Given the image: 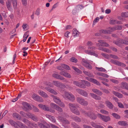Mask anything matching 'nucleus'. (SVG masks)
<instances>
[{"instance_id":"603ef678","label":"nucleus","mask_w":128,"mask_h":128,"mask_svg":"<svg viewBox=\"0 0 128 128\" xmlns=\"http://www.w3.org/2000/svg\"><path fill=\"white\" fill-rule=\"evenodd\" d=\"M101 54L102 56H104V57L107 58V59H108L110 58V55H108L107 54L104 53H102Z\"/></svg>"},{"instance_id":"f704fd0d","label":"nucleus","mask_w":128,"mask_h":128,"mask_svg":"<svg viewBox=\"0 0 128 128\" xmlns=\"http://www.w3.org/2000/svg\"><path fill=\"white\" fill-rule=\"evenodd\" d=\"M84 52L86 53L89 54L90 55H94V56H96H96L97 55L94 52H92L90 50H84Z\"/></svg>"},{"instance_id":"c03bdc74","label":"nucleus","mask_w":128,"mask_h":128,"mask_svg":"<svg viewBox=\"0 0 128 128\" xmlns=\"http://www.w3.org/2000/svg\"><path fill=\"white\" fill-rule=\"evenodd\" d=\"M34 121L37 122L38 120V118L34 114L31 118Z\"/></svg>"},{"instance_id":"393cba45","label":"nucleus","mask_w":128,"mask_h":128,"mask_svg":"<svg viewBox=\"0 0 128 128\" xmlns=\"http://www.w3.org/2000/svg\"><path fill=\"white\" fill-rule=\"evenodd\" d=\"M92 90L94 93L99 95L101 96L102 94V93L101 91L97 89L93 88Z\"/></svg>"},{"instance_id":"e2e57ef3","label":"nucleus","mask_w":128,"mask_h":128,"mask_svg":"<svg viewBox=\"0 0 128 128\" xmlns=\"http://www.w3.org/2000/svg\"><path fill=\"white\" fill-rule=\"evenodd\" d=\"M28 26L27 24H24L22 26L23 29L25 30H27L28 29Z\"/></svg>"},{"instance_id":"13d9d810","label":"nucleus","mask_w":128,"mask_h":128,"mask_svg":"<svg viewBox=\"0 0 128 128\" xmlns=\"http://www.w3.org/2000/svg\"><path fill=\"white\" fill-rule=\"evenodd\" d=\"M101 46H102L108 47L110 45L104 42L101 45Z\"/></svg>"},{"instance_id":"bb28decb","label":"nucleus","mask_w":128,"mask_h":128,"mask_svg":"<svg viewBox=\"0 0 128 128\" xmlns=\"http://www.w3.org/2000/svg\"><path fill=\"white\" fill-rule=\"evenodd\" d=\"M118 124L119 125L123 126H128L127 122L124 121H120L118 122Z\"/></svg>"},{"instance_id":"09e8293b","label":"nucleus","mask_w":128,"mask_h":128,"mask_svg":"<svg viewBox=\"0 0 128 128\" xmlns=\"http://www.w3.org/2000/svg\"><path fill=\"white\" fill-rule=\"evenodd\" d=\"M84 8V6L82 4H80L77 6L76 8L79 10L83 9Z\"/></svg>"},{"instance_id":"20e7f679","label":"nucleus","mask_w":128,"mask_h":128,"mask_svg":"<svg viewBox=\"0 0 128 128\" xmlns=\"http://www.w3.org/2000/svg\"><path fill=\"white\" fill-rule=\"evenodd\" d=\"M38 106L40 108L46 111H49L52 113H54L55 112V110H54L45 105L40 104L38 105Z\"/></svg>"},{"instance_id":"dca6fc26","label":"nucleus","mask_w":128,"mask_h":128,"mask_svg":"<svg viewBox=\"0 0 128 128\" xmlns=\"http://www.w3.org/2000/svg\"><path fill=\"white\" fill-rule=\"evenodd\" d=\"M68 106L71 111L75 108H77L79 107L78 105L75 104L70 103L69 104Z\"/></svg>"},{"instance_id":"f03ea898","label":"nucleus","mask_w":128,"mask_h":128,"mask_svg":"<svg viewBox=\"0 0 128 128\" xmlns=\"http://www.w3.org/2000/svg\"><path fill=\"white\" fill-rule=\"evenodd\" d=\"M51 96L53 98V99L54 102L60 106L62 108L65 107V105L64 103L60 100L58 97L53 95H51Z\"/></svg>"},{"instance_id":"774afa93","label":"nucleus","mask_w":128,"mask_h":128,"mask_svg":"<svg viewBox=\"0 0 128 128\" xmlns=\"http://www.w3.org/2000/svg\"><path fill=\"white\" fill-rule=\"evenodd\" d=\"M31 125L34 127L35 128H38V125L35 123H32Z\"/></svg>"},{"instance_id":"0e129e2a","label":"nucleus","mask_w":128,"mask_h":128,"mask_svg":"<svg viewBox=\"0 0 128 128\" xmlns=\"http://www.w3.org/2000/svg\"><path fill=\"white\" fill-rule=\"evenodd\" d=\"M72 126L74 128H76L78 126V125L75 122H72Z\"/></svg>"},{"instance_id":"6e6d98bb","label":"nucleus","mask_w":128,"mask_h":128,"mask_svg":"<svg viewBox=\"0 0 128 128\" xmlns=\"http://www.w3.org/2000/svg\"><path fill=\"white\" fill-rule=\"evenodd\" d=\"M64 76L68 78H70L71 77V76L70 74L66 72Z\"/></svg>"},{"instance_id":"9d476101","label":"nucleus","mask_w":128,"mask_h":128,"mask_svg":"<svg viewBox=\"0 0 128 128\" xmlns=\"http://www.w3.org/2000/svg\"><path fill=\"white\" fill-rule=\"evenodd\" d=\"M77 92L80 94L86 97H88V94L86 91L79 88L76 89Z\"/></svg>"},{"instance_id":"37998d69","label":"nucleus","mask_w":128,"mask_h":128,"mask_svg":"<svg viewBox=\"0 0 128 128\" xmlns=\"http://www.w3.org/2000/svg\"><path fill=\"white\" fill-rule=\"evenodd\" d=\"M72 68L78 73L80 74H81L82 73V72L77 68L74 66H72Z\"/></svg>"},{"instance_id":"412c9836","label":"nucleus","mask_w":128,"mask_h":128,"mask_svg":"<svg viewBox=\"0 0 128 128\" xmlns=\"http://www.w3.org/2000/svg\"><path fill=\"white\" fill-rule=\"evenodd\" d=\"M90 94L92 98L96 100H100L101 99V98L100 97L94 94L90 93Z\"/></svg>"},{"instance_id":"69168bd1","label":"nucleus","mask_w":128,"mask_h":128,"mask_svg":"<svg viewBox=\"0 0 128 128\" xmlns=\"http://www.w3.org/2000/svg\"><path fill=\"white\" fill-rule=\"evenodd\" d=\"M100 33H103L104 34L108 33V31L106 30H102L100 31Z\"/></svg>"},{"instance_id":"58836bf2","label":"nucleus","mask_w":128,"mask_h":128,"mask_svg":"<svg viewBox=\"0 0 128 128\" xmlns=\"http://www.w3.org/2000/svg\"><path fill=\"white\" fill-rule=\"evenodd\" d=\"M100 50L103 51L105 52H107L108 53H111V52L110 50H109L108 49H107L105 48H101L99 49Z\"/></svg>"},{"instance_id":"5fc2aeb1","label":"nucleus","mask_w":128,"mask_h":128,"mask_svg":"<svg viewBox=\"0 0 128 128\" xmlns=\"http://www.w3.org/2000/svg\"><path fill=\"white\" fill-rule=\"evenodd\" d=\"M100 112L106 115H108V111L103 110H101Z\"/></svg>"},{"instance_id":"0eeeda50","label":"nucleus","mask_w":128,"mask_h":128,"mask_svg":"<svg viewBox=\"0 0 128 128\" xmlns=\"http://www.w3.org/2000/svg\"><path fill=\"white\" fill-rule=\"evenodd\" d=\"M50 106L52 108H54L58 111V112H61L63 111V110L61 108L54 103H51Z\"/></svg>"},{"instance_id":"cd10ccee","label":"nucleus","mask_w":128,"mask_h":128,"mask_svg":"<svg viewBox=\"0 0 128 128\" xmlns=\"http://www.w3.org/2000/svg\"><path fill=\"white\" fill-rule=\"evenodd\" d=\"M79 32L76 29H74L73 30V36L76 37L79 36Z\"/></svg>"},{"instance_id":"f257e3e1","label":"nucleus","mask_w":128,"mask_h":128,"mask_svg":"<svg viewBox=\"0 0 128 128\" xmlns=\"http://www.w3.org/2000/svg\"><path fill=\"white\" fill-rule=\"evenodd\" d=\"M63 98L66 99H68L71 101H73L75 99V97L71 93L65 92L62 94Z\"/></svg>"},{"instance_id":"39448f33","label":"nucleus","mask_w":128,"mask_h":128,"mask_svg":"<svg viewBox=\"0 0 128 128\" xmlns=\"http://www.w3.org/2000/svg\"><path fill=\"white\" fill-rule=\"evenodd\" d=\"M89 62L88 60L83 58L82 59V65L87 68L91 69L92 67L89 64Z\"/></svg>"},{"instance_id":"c85d7f7f","label":"nucleus","mask_w":128,"mask_h":128,"mask_svg":"<svg viewBox=\"0 0 128 128\" xmlns=\"http://www.w3.org/2000/svg\"><path fill=\"white\" fill-rule=\"evenodd\" d=\"M38 124L39 126L41 128H48L47 126H48V124L46 123H45L44 124L40 122H38Z\"/></svg>"},{"instance_id":"aec40b11","label":"nucleus","mask_w":128,"mask_h":128,"mask_svg":"<svg viewBox=\"0 0 128 128\" xmlns=\"http://www.w3.org/2000/svg\"><path fill=\"white\" fill-rule=\"evenodd\" d=\"M88 116L91 119L94 120L96 118V116L92 112H88Z\"/></svg>"},{"instance_id":"864d4df0","label":"nucleus","mask_w":128,"mask_h":128,"mask_svg":"<svg viewBox=\"0 0 128 128\" xmlns=\"http://www.w3.org/2000/svg\"><path fill=\"white\" fill-rule=\"evenodd\" d=\"M34 114H32L30 113H28L26 114V117L27 116L28 117V118H31L32 117V116H33Z\"/></svg>"},{"instance_id":"6e6552de","label":"nucleus","mask_w":128,"mask_h":128,"mask_svg":"<svg viewBox=\"0 0 128 128\" xmlns=\"http://www.w3.org/2000/svg\"><path fill=\"white\" fill-rule=\"evenodd\" d=\"M52 84L56 86L62 88H64L65 86L62 83L57 81H54L52 82Z\"/></svg>"},{"instance_id":"5701e85b","label":"nucleus","mask_w":128,"mask_h":128,"mask_svg":"<svg viewBox=\"0 0 128 128\" xmlns=\"http://www.w3.org/2000/svg\"><path fill=\"white\" fill-rule=\"evenodd\" d=\"M106 106L110 109H112L113 108V105L108 100H106L105 102Z\"/></svg>"},{"instance_id":"473e14b6","label":"nucleus","mask_w":128,"mask_h":128,"mask_svg":"<svg viewBox=\"0 0 128 128\" xmlns=\"http://www.w3.org/2000/svg\"><path fill=\"white\" fill-rule=\"evenodd\" d=\"M18 126L21 128H28L25 124H23L20 122L18 121Z\"/></svg>"},{"instance_id":"79ce46f5","label":"nucleus","mask_w":128,"mask_h":128,"mask_svg":"<svg viewBox=\"0 0 128 128\" xmlns=\"http://www.w3.org/2000/svg\"><path fill=\"white\" fill-rule=\"evenodd\" d=\"M12 1L13 8L14 9H16L17 8V0H13Z\"/></svg>"},{"instance_id":"a18cd8bd","label":"nucleus","mask_w":128,"mask_h":128,"mask_svg":"<svg viewBox=\"0 0 128 128\" xmlns=\"http://www.w3.org/2000/svg\"><path fill=\"white\" fill-rule=\"evenodd\" d=\"M80 110L82 114L84 115L88 116V112H87L84 110L82 109H80Z\"/></svg>"},{"instance_id":"3c124183","label":"nucleus","mask_w":128,"mask_h":128,"mask_svg":"<svg viewBox=\"0 0 128 128\" xmlns=\"http://www.w3.org/2000/svg\"><path fill=\"white\" fill-rule=\"evenodd\" d=\"M70 60L71 62L75 63H76L77 62V59L74 57H72L70 58Z\"/></svg>"},{"instance_id":"f8f14e48","label":"nucleus","mask_w":128,"mask_h":128,"mask_svg":"<svg viewBox=\"0 0 128 128\" xmlns=\"http://www.w3.org/2000/svg\"><path fill=\"white\" fill-rule=\"evenodd\" d=\"M32 98L34 100L40 102H42L44 101V100L42 98L34 94H33L32 95Z\"/></svg>"},{"instance_id":"4468645a","label":"nucleus","mask_w":128,"mask_h":128,"mask_svg":"<svg viewBox=\"0 0 128 128\" xmlns=\"http://www.w3.org/2000/svg\"><path fill=\"white\" fill-rule=\"evenodd\" d=\"M8 122L12 125L14 126L16 128H19L18 121L16 122L12 120H8Z\"/></svg>"},{"instance_id":"2f4dec72","label":"nucleus","mask_w":128,"mask_h":128,"mask_svg":"<svg viewBox=\"0 0 128 128\" xmlns=\"http://www.w3.org/2000/svg\"><path fill=\"white\" fill-rule=\"evenodd\" d=\"M12 116L14 118H16L19 120H20L21 119V117L20 115L17 113H13Z\"/></svg>"},{"instance_id":"f3484780","label":"nucleus","mask_w":128,"mask_h":128,"mask_svg":"<svg viewBox=\"0 0 128 128\" xmlns=\"http://www.w3.org/2000/svg\"><path fill=\"white\" fill-rule=\"evenodd\" d=\"M45 116L47 118L49 119L52 122H56V120L54 117L48 114H46Z\"/></svg>"},{"instance_id":"6ab92c4d","label":"nucleus","mask_w":128,"mask_h":128,"mask_svg":"<svg viewBox=\"0 0 128 128\" xmlns=\"http://www.w3.org/2000/svg\"><path fill=\"white\" fill-rule=\"evenodd\" d=\"M58 119L61 121L63 123L65 124H69L70 123V122L66 119H64L62 118L60 116H59L58 117Z\"/></svg>"},{"instance_id":"423d86ee","label":"nucleus","mask_w":128,"mask_h":128,"mask_svg":"<svg viewBox=\"0 0 128 128\" xmlns=\"http://www.w3.org/2000/svg\"><path fill=\"white\" fill-rule=\"evenodd\" d=\"M76 100L78 102L82 105L86 106L88 104V102L85 101L82 98L78 97L76 98Z\"/></svg>"},{"instance_id":"1a4fd4ad","label":"nucleus","mask_w":128,"mask_h":128,"mask_svg":"<svg viewBox=\"0 0 128 128\" xmlns=\"http://www.w3.org/2000/svg\"><path fill=\"white\" fill-rule=\"evenodd\" d=\"M98 116L99 118L105 122H107L110 120V118L108 116H102L99 114H98Z\"/></svg>"},{"instance_id":"a878e982","label":"nucleus","mask_w":128,"mask_h":128,"mask_svg":"<svg viewBox=\"0 0 128 128\" xmlns=\"http://www.w3.org/2000/svg\"><path fill=\"white\" fill-rule=\"evenodd\" d=\"M83 72L86 76L89 77L91 78H94V76L92 74L89 72L84 70L83 71Z\"/></svg>"},{"instance_id":"ea45409f","label":"nucleus","mask_w":128,"mask_h":128,"mask_svg":"<svg viewBox=\"0 0 128 128\" xmlns=\"http://www.w3.org/2000/svg\"><path fill=\"white\" fill-rule=\"evenodd\" d=\"M76 109L77 108L74 109L73 110H72V112L76 114L79 115L80 114V112L78 110Z\"/></svg>"},{"instance_id":"338daca9","label":"nucleus","mask_w":128,"mask_h":128,"mask_svg":"<svg viewBox=\"0 0 128 128\" xmlns=\"http://www.w3.org/2000/svg\"><path fill=\"white\" fill-rule=\"evenodd\" d=\"M110 80L112 82L115 84H117L119 83L118 81L117 80H116L114 79H110Z\"/></svg>"},{"instance_id":"4c0bfd02","label":"nucleus","mask_w":128,"mask_h":128,"mask_svg":"<svg viewBox=\"0 0 128 128\" xmlns=\"http://www.w3.org/2000/svg\"><path fill=\"white\" fill-rule=\"evenodd\" d=\"M91 82L98 86H100V83L98 81L94 78H92Z\"/></svg>"},{"instance_id":"c9c22d12","label":"nucleus","mask_w":128,"mask_h":128,"mask_svg":"<svg viewBox=\"0 0 128 128\" xmlns=\"http://www.w3.org/2000/svg\"><path fill=\"white\" fill-rule=\"evenodd\" d=\"M72 118L76 122H80L81 121L80 118L78 116H72Z\"/></svg>"},{"instance_id":"ddd939ff","label":"nucleus","mask_w":128,"mask_h":128,"mask_svg":"<svg viewBox=\"0 0 128 128\" xmlns=\"http://www.w3.org/2000/svg\"><path fill=\"white\" fill-rule=\"evenodd\" d=\"M52 76L55 78H56L58 79H60L61 80H64V82H66L67 80H66L64 79V78L62 76L60 75L54 74H52Z\"/></svg>"},{"instance_id":"49530a36","label":"nucleus","mask_w":128,"mask_h":128,"mask_svg":"<svg viewBox=\"0 0 128 128\" xmlns=\"http://www.w3.org/2000/svg\"><path fill=\"white\" fill-rule=\"evenodd\" d=\"M116 23L118 24V22L116 20H110V24H114Z\"/></svg>"},{"instance_id":"7ed1b4c3","label":"nucleus","mask_w":128,"mask_h":128,"mask_svg":"<svg viewBox=\"0 0 128 128\" xmlns=\"http://www.w3.org/2000/svg\"><path fill=\"white\" fill-rule=\"evenodd\" d=\"M113 42L119 46H121L122 44L128 45V41L121 39H120L117 40H114Z\"/></svg>"},{"instance_id":"c756f323","label":"nucleus","mask_w":128,"mask_h":128,"mask_svg":"<svg viewBox=\"0 0 128 128\" xmlns=\"http://www.w3.org/2000/svg\"><path fill=\"white\" fill-rule=\"evenodd\" d=\"M81 82L83 85H84V84H85L87 86L89 87L90 86V83L88 81L82 80H81Z\"/></svg>"},{"instance_id":"680f3d73","label":"nucleus","mask_w":128,"mask_h":128,"mask_svg":"<svg viewBox=\"0 0 128 128\" xmlns=\"http://www.w3.org/2000/svg\"><path fill=\"white\" fill-rule=\"evenodd\" d=\"M110 57H111V58L115 59H117L118 58L116 56L112 55V54H110Z\"/></svg>"},{"instance_id":"a19ab883","label":"nucleus","mask_w":128,"mask_h":128,"mask_svg":"<svg viewBox=\"0 0 128 128\" xmlns=\"http://www.w3.org/2000/svg\"><path fill=\"white\" fill-rule=\"evenodd\" d=\"M61 67L62 68H63V70L66 69L69 70L70 69L68 66L64 64H61Z\"/></svg>"},{"instance_id":"9b49d317","label":"nucleus","mask_w":128,"mask_h":128,"mask_svg":"<svg viewBox=\"0 0 128 128\" xmlns=\"http://www.w3.org/2000/svg\"><path fill=\"white\" fill-rule=\"evenodd\" d=\"M110 62L115 64L118 66H121L122 67H125L126 66L125 64L118 61L113 59L111 60H110Z\"/></svg>"},{"instance_id":"2eb2a0df","label":"nucleus","mask_w":128,"mask_h":128,"mask_svg":"<svg viewBox=\"0 0 128 128\" xmlns=\"http://www.w3.org/2000/svg\"><path fill=\"white\" fill-rule=\"evenodd\" d=\"M73 84L75 85L82 88H84L86 87L85 85H83L82 84H81L80 82L76 81H74L73 82Z\"/></svg>"},{"instance_id":"7c9ffc66","label":"nucleus","mask_w":128,"mask_h":128,"mask_svg":"<svg viewBox=\"0 0 128 128\" xmlns=\"http://www.w3.org/2000/svg\"><path fill=\"white\" fill-rule=\"evenodd\" d=\"M112 93L115 96L118 98H122L123 96V95L122 94L117 92L113 91L112 92Z\"/></svg>"},{"instance_id":"72a5a7b5","label":"nucleus","mask_w":128,"mask_h":128,"mask_svg":"<svg viewBox=\"0 0 128 128\" xmlns=\"http://www.w3.org/2000/svg\"><path fill=\"white\" fill-rule=\"evenodd\" d=\"M22 105L24 107L27 109H30V106L29 104L26 102H23Z\"/></svg>"},{"instance_id":"a211bd4d","label":"nucleus","mask_w":128,"mask_h":128,"mask_svg":"<svg viewBox=\"0 0 128 128\" xmlns=\"http://www.w3.org/2000/svg\"><path fill=\"white\" fill-rule=\"evenodd\" d=\"M90 124L93 127L95 128H104L102 126L96 124L94 122H91Z\"/></svg>"},{"instance_id":"4d7b16f0","label":"nucleus","mask_w":128,"mask_h":128,"mask_svg":"<svg viewBox=\"0 0 128 128\" xmlns=\"http://www.w3.org/2000/svg\"><path fill=\"white\" fill-rule=\"evenodd\" d=\"M118 104V106L120 108H124V106L123 104L120 102H117Z\"/></svg>"},{"instance_id":"8fccbe9b","label":"nucleus","mask_w":128,"mask_h":128,"mask_svg":"<svg viewBox=\"0 0 128 128\" xmlns=\"http://www.w3.org/2000/svg\"><path fill=\"white\" fill-rule=\"evenodd\" d=\"M122 16L123 17H128V12H122Z\"/></svg>"},{"instance_id":"4be33fe9","label":"nucleus","mask_w":128,"mask_h":128,"mask_svg":"<svg viewBox=\"0 0 128 128\" xmlns=\"http://www.w3.org/2000/svg\"><path fill=\"white\" fill-rule=\"evenodd\" d=\"M120 87L123 89H125L128 90V84L126 82H122Z\"/></svg>"},{"instance_id":"e433bc0d","label":"nucleus","mask_w":128,"mask_h":128,"mask_svg":"<svg viewBox=\"0 0 128 128\" xmlns=\"http://www.w3.org/2000/svg\"><path fill=\"white\" fill-rule=\"evenodd\" d=\"M6 6L9 10L11 11L12 10L11 4L9 1L6 2Z\"/></svg>"},{"instance_id":"b1692460","label":"nucleus","mask_w":128,"mask_h":128,"mask_svg":"<svg viewBox=\"0 0 128 128\" xmlns=\"http://www.w3.org/2000/svg\"><path fill=\"white\" fill-rule=\"evenodd\" d=\"M38 92L40 95L44 97L47 98L48 97L47 94L42 91L39 90Z\"/></svg>"},{"instance_id":"de8ad7c7","label":"nucleus","mask_w":128,"mask_h":128,"mask_svg":"<svg viewBox=\"0 0 128 128\" xmlns=\"http://www.w3.org/2000/svg\"><path fill=\"white\" fill-rule=\"evenodd\" d=\"M112 115L116 118L119 119L120 118V116L116 113H113Z\"/></svg>"},{"instance_id":"bf43d9fd","label":"nucleus","mask_w":128,"mask_h":128,"mask_svg":"<svg viewBox=\"0 0 128 128\" xmlns=\"http://www.w3.org/2000/svg\"><path fill=\"white\" fill-rule=\"evenodd\" d=\"M98 69V71L101 72H105L106 71V70L102 68H97Z\"/></svg>"},{"instance_id":"052dcab7","label":"nucleus","mask_w":128,"mask_h":128,"mask_svg":"<svg viewBox=\"0 0 128 128\" xmlns=\"http://www.w3.org/2000/svg\"><path fill=\"white\" fill-rule=\"evenodd\" d=\"M99 20V18L98 17H96L93 21V24L94 25L96 22H98Z\"/></svg>"}]
</instances>
